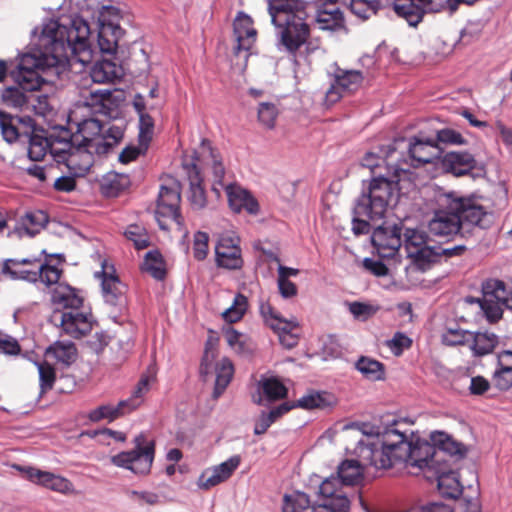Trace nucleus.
Wrapping results in <instances>:
<instances>
[{
  "label": "nucleus",
  "mask_w": 512,
  "mask_h": 512,
  "mask_svg": "<svg viewBox=\"0 0 512 512\" xmlns=\"http://www.w3.org/2000/svg\"><path fill=\"white\" fill-rule=\"evenodd\" d=\"M36 45L38 49L22 55L11 77L18 87H8L2 93L6 105L27 112L30 93L45 83L39 71L50 68L85 67L93 60L88 23L74 17L69 25L55 19L43 22Z\"/></svg>",
  "instance_id": "f257e3e1"
},
{
  "label": "nucleus",
  "mask_w": 512,
  "mask_h": 512,
  "mask_svg": "<svg viewBox=\"0 0 512 512\" xmlns=\"http://www.w3.org/2000/svg\"><path fill=\"white\" fill-rule=\"evenodd\" d=\"M312 0H269L268 11L272 23L281 28L280 44L289 53H295L309 37L310 29L306 23L307 5ZM326 2V0H322Z\"/></svg>",
  "instance_id": "f03ea898"
},
{
  "label": "nucleus",
  "mask_w": 512,
  "mask_h": 512,
  "mask_svg": "<svg viewBox=\"0 0 512 512\" xmlns=\"http://www.w3.org/2000/svg\"><path fill=\"white\" fill-rule=\"evenodd\" d=\"M389 147L390 150L384 157L387 161V169L392 175L390 178L379 175L371 180L368 192L359 197L354 208V213L358 217H367L372 221L381 219L396 194L398 173L405 171V168L392 159L396 151L395 144Z\"/></svg>",
  "instance_id": "7ed1b4c3"
},
{
  "label": "nucleus",
  "mask_w": 512,
  "mask_h": 512,
  "mask_svg": "<svg viewBox=\"0 0 512 512\" xmlns=\"http://www.w3.org/2000/svg\"><path fill=\"white\" fill-rule=\"evenodd\" d=\"M184 168L190 181L189 201L191 206L200 210L206 206V194L201 185V168L211 167L216 182L222 184L225 168L218 152L207 139H203L199 148L194 152L191 163L184 162Z\"/></svg>",
  "instance_id": "20e7f679"
},
{
  "label": "nucleus",
  "mask_w": 512,
  "mask_h": 512,
  "mask_svg": "<svg viewBox=\"0 0 512 512\" xmlns=\"http://www.w3.org/2000/svg\"><path fill=\"white\" fill-rule=\"evenodd\" d=\"M78 116L77 110H73L70 114V121L77 127L72 135L74 143L91 149L97 155H102L109 153L121 142L124 135L121 127L116 125L105 127L95 118L80 120Z\"/></svg>",
  "instance_id": "39448f33"
},
{
  "label": "nucleus",
  "mask_w": 512,
  "mask_h": 512,
  "mask_svg": "<svg viewBox=\"0 0 512 512\" xmlns=\"http://www.w3.org/2000/svg\"><path fill=\"white\" fill-rule=\"evenodd\" d=\"M407 445L402 443V433L396 429L361 442L359 456L362 461L376 469H389L400 463Z\"/></svg>",
  "instance_id": "423d86ee"
},
{
  "label": "nucleus",
  "mask_w": 512,
  "mask_h": 512,
  "mask_svg": "<svg viewBox=\"0 0 512 512\" xmlns=\"http://www.w3.org/2000/svg\"><path fill=\"white\" fill-rule=\"evenodd\" d=\"M484 202L482 196L475 194L458 196L451 192L443 195V204L457 213L462 229L467 230L475 227L487 229L493 224V213Z\"/></svg>",
  "instance_id": "0eeeda50"
},
{
  "label": "nucleus",
  "mask_w": 512,
  "mask_h": 512,
  "mask_svg": "<svg viewBox=\"0 0 512 512\" xmlns=\"http://www.w3.org/2000/svg\"><path fill=\"white\" fill-rule=\"evenodd\" d=\"M133 444L132 450L122 451L112 456L110 461L113 465L130 470L134 474L146 475L154 461L155 443L141 433L134 438Z\"/></svg>",
  "instance_id": "6e6552de"
},
{
  "label": "nucleus",
  "mask_w": 512,
  "mask_h": 512,
  "mask_svg": "<svg viewBox=\"0 0 512 512\" xmlns=\"http://www.w3.org/2000/svg\"><path fill=\"white\" fill-rule=\"evenodd\" d=\"M3 272L9 274L13 279H23L29 282L40 280L46 285H58L62 271L56 266L24 258L22 260H7L4 263Z\"/></svg>",
  "instance_id": "1a4fd4ad"
},
{
  "label": "nucleus",
  "mask_w": 512,
  "mask_h": 512,
  "mask_svg": "<svg viewBox=\"0 0 512 512\" xmlns=\"http://www.w3.org/2000/svg\"><path fill=\"white\" fill-rule=\"evenodd\" d=\"M180 200V190L176 182L170 186H161L155 211V217L161 229L168 230L172 224L182 226L183 219L179 212Z\"/></svg>",
  "instance_id": "9d476101"
},
{
  "label": "nucleus",
  "mask_w": 512,
  "mask_h": 512,
  "mask_svg": "<svg viewBox=\"0 0 512 512\" xmlns=\"http://www.w3.org/2000/svg\"><path fill=\"white\" fill-rule=\"evenodd\" d=\"M50 321L61 328L62 333L79 339L86 336L92 330V315L81 308H74L67 311L54 310Z\"/></svg>",
  "instance_id": "9b49d317"
},
{
  "label": "nucleus",
  "mask_w": 512,
  "mask_h": 512,
  "mask_svg": "<svg viewBox=\"0 0 512 512\" xmlns=\"http://www.w3.org/2000/svg\"><path fill=\"white\" fill-rule=\"evenodd\" d=\"M260 314L264 322L279 337L280 343L286 348H293L298 343L299 324L296 319L283 318L269 303H261Z\"/></svg>",
  "instance_id": "f8f14e48"
},
{
  "label": "nucleus",
  "mask_w": 512,
  "mask_h": 512,
  "mask_svg": "<svg viewBox=\"0 0 512 512\" xmlns=\"http://www.w3.org/2000/svg\"><path fill=\"white\" fill-rule=\"evenodd\" d=\"M119 97L110 89L84 88L80 91V99L74 110L89 109L94 114L111 116L116 108Z\"/></svg>",
  "instance_id": "ddd939ff"
},
{
  "label": "nucleus",
  "mask_w": 512,
  "mask_h": 512,
  "mask_svg": "<svg viewBox=\"0 0 512 512\" xmlns=\"http://www.w3.org/2000/svg\"><path fill=\"white\" fill-rule=\"evenodd\" d=\"M402 443L407 445V449H405V455L400 459V463L423 470L426 468L436 469L435 465L441 461L440 452L436 450L433 443L430 444L427 441L412 443L403 433Z\"/></svg>",
  "instance_id": "4468645a"
},
{
  "label": "nucleus",
  "mask_w": 512,
  "mask_h": 512,
  "mask_svg": "<svg viewBox=\"0 0 512 512\" xmlns=\"http://www.w3.org/2000/svg\"><path fill=\"white\" fill-rule=\"evenodd\" d=\"M339 481L326 478L319 486L320 502L311 507V512H349L350 500L339 487Z\"/></svg>",
  "instance_id": "2eb2a0df"
},
{
  "label": "nucleus",
  "mask_w": 512,
  "mask_h": 512,
  "mask_svg": "<svg viewBox=\"0 0 512 512\" xmlns=\"http://www.w3.org/2000/svg\"><path fill=\"white\" fill-rule=\"evenodd\" d=\"M483 297L479 300L481 309L490 323L498 321L505 306V285L496 279L487 280L483 286Z\"/></svg>",
  "instance_id": "dca6fc26"
},
{
  "label": "nucleus",
  "mask_w": 512,
  "mask_h": 512,
  "mask_svg": "<svg viewBox=\"0 0 512 512\" xmlns=\"http://www.w3.org/2000/svg\"><path fill=\"white\" fill-rule=\"evenodd\" d=\"M363 81V76L357 70H338L335 73L334 81L325 93L324 102L327 106L339 101L344 92H352L359 88Z\"/></svg>",
  "instance_id": "f3484780"
},
{
  "label": "nucleus",
  "mask_w": 512,
  "mask_h": 512,
  "mask_svg": "<svg viewBox=\"0 0 512 512\" xmlns=\"http://www.w3.org/2000/svg\"><path fill=\"white\" fill-rule=\"evenodd\" d=\"M95 276L101 279L102 293L107 303L113 306L125 304V285L115 274V269L112 265L103 262L101 272H96Z\"/></svg>",
  "instance_id": "a211bd4d"
},
{
  "label": "nucleus",
  "mask_w": 512,
  "mask_h": 512,
  "mask_svg": "<svg viewBox=\"0 0 512 512\" xmlns=\"http://www.w3.org/2000/svg\"><path fill=\"white\" fill-rule=\"evenodd\" d=\"M241 463L239 455H233L226 461L210 467L202 472L197 481V486L203 490H209L227 481Z\"/></svg>",
  "instance_id": "6ab92c4d"
},
{
  "label": "nucleus",
  "mask_w": 512,
  "mask_h": 512,
  "mask_svg": "<svg viewBox=\"0 0 512 512\" xmlns=\"http://www.w3.org/2000/svg\"><path fill=\"white\" fill-rule=\"evenodd\" d=\"M372 244L380 257H393L402 245L401 229L396 225L378 226L373 231Z\"/></svg>",
  "instance_id": "aec40b11"
},
{
  "label": "nucleus",
  "mask_w": 512,
  "mask_h": 512,
  "mask_svg": "<svg viewBox=\"0 0 512 512\" xmlns=\"http://www.w3.org/2000/svg\"><path fill=\"white\" fill-rule=\"evenodd\" d=\"M440 209L435 212L433 219L429 222V231L440 237L457 234L462 226L455 211L443 204V195L439 198Z\"/></svg>",
  "instance_id": "412c9836"
},
{
  "label": "nucleus",
  "mask_w": 512,
  "mask_h": 512,
  "mask_svg": "<svg viewBox=\"0 0 512 512\" xmlns=\"http://www.w3.org/2000/svg\"><path fill=\"white\" fill-rule=\"evenodd\" d=\"M215 253L217 264L221 267L238 269L242 266L243 261L237 237L222 236L215 247Z\"/></svg>",
  "instance_id": "4be33fe9"
},
{
  "label": "nucleus",
  "mask_w": 512,
  "mask_h": 512,
  "mask_svg": "<svg viewBox=\"0 0 512 512\" xmlns=\"http://www.w3.org/2000/svg\"><path fill=\"white\" fill-rule=\"evenodd\" d=\"M410 165L418 167L430 163L440 155V149L432 139L414 137L408 146Z\"/></svg>",
  "instance_id": "5701e85b"
},
{
  "label": "nucleus",
  "mask_w": 512,
  "mask_h": 512,
  "mask_svg": "<svg viewBox=\"0 0 512 512\" xmlns=\"http://www.w3.org/2000/svg\"><path fill=\"white\" fill-rule=\"evenodd\" d=\"M91 149L83 145L76 144L70 150L65 160L62 162L72 176H84L94 163V155Z\"/></svg>",
  "instance_id": "b1692460"
},
{
  "label": "nucleus",
  "mask_w": 512,
  "mask_h": 512,
  "mask_svg": "<svg viewBox=\"0 0 512 512\" xmlns=\"http://www.w3.org/2000/svg\"><path fill=\"white\" fill-rule=\"evenodd\" d=\"M234 34L237 41L235 53L249 51L254 45L257 31L253 27L252 18L244 12H239L234 20Z\"/></svg>",
  "instance_id": "393cba45"
},
{
  "label": "nucleus",
  "mask_w": 512,
  "mask_h": 512,
  "mask_svg": "<svg viewBox=\"0 0 512 512\" xmlns=\"http://www.w3.org/2000/svg\"><path fill=\"white\" fill-rule=\"evenodd\" d=\"M225 191L229 206L234 212L240 213L246 211L249 214L258 213V202L246 189L237 184H229L225 187Z\"/></svg>",
  "instance_id": "a878e982"
},
{
  "label": "nucleus",
  "mask_w": 512,
  "mask_h": 512,
  "mask_svg": "<svg viewBox=\"0 0 512 512\" xmlns=\"http://www.w3.org/2000/svg\"><path fill=\"white\" fill-rule=\"evenodd\" d=\"M445 172L455 176H462L469 173L476 167L474 156L468 152H448L441 160Z\"/></svg>",
  "instance_id": "bb28decb"
},
{
  "label": "nucleus",
  "mask_w": 512,
  "mask_h": 512,
  "mask_svg": "<svg viewBox=\"0 0 512 512\" xmlns=\"http://www.w3.org/2000/svg\"><path fill=\"white\" fill-rule=\"evenodd\" d=\"M28 477L31 481L43 485L53 491L66 495L74 493L73 484L62 476L31 468L28 471Z\"/></svg>",
  "instance_id": "cd10ccee"
},
{
  "label": "nucleus",
  "mask_w": 512,
  "mask_h": 512,
  "mask_svg": "<svg viewBox=\"0 0 512 512\" xmlns=\"http://www.w3.org/2000/svg\"><path fill=\"white\" fill-rule=\"evenodd\" d=\"M363 473L364 469L358 461L345 460L338 466L337 475H332L329 478L337 479L340 489L348 496L349 487L360 483Z\"/></svg>",
  "instance_id": "c85d7f7f"
},
{
  "label": "nucleus",
  "mask_w": 512,
  "mask_h": 512,
  "mask_svg": "<svg viewBox=\"0 0 512 512\" xmlns=\"http://www.w3.org/2000/svg\"><path fill=\"white\" fill-rule=\"evenodd\" d=\"M52 303L55 310L67 311L74 308H82L83 298L71 286L59 283L52 291Z\"/></svg>",
  "instance_id": "c756f323"
},
{
  "label": "nucleus",
  "mask_w": 512,
  "mask_h": 512,
  "mask_svg": "<svg viewBox=\"0 0 512 512\" xmlns=\"http://www.w3.org/2000/svg\"><path fill=\"white\" fill-rule=\"evenodd\" d=\"M395 13L404 18L409 25L416 26L426 11H438V7H428L413 0H395L393 3Z\"/></svg>",
  "instance_id": "7c9ffc66"
},
{
  "label": "nucleus",
  "mask_w": 512,
  "mask_h": 512,
  "mask_svg": "<svg viewBox=\"0 0 512 512\" xmlns=\"http://www.w3.org/2000/svg\"><path fill=\"white\" fill-rule=\"evenodd\" d=\"M287 395V388L274 377L262 378L257 384V394L253 395V401L261 405L263 400L275 401Z\"/></svg>",
  "instance_id": "2f4dec72"
},
{
  "label": "nucleus",
  "mask_w": 512,
  "mask_h": 512,
  "mask_svg": "<svg viewBox=\"0 0 512 512\" xmlns=\"http://www.w3.org/2000/svg\"><path fill=\"white\" fill-rule=\"evenodd\" d=\"M133 107L139 114V142L144 148H147L154 134V120L145 112L146 103L142 95L136 94L133 99Z\"/></svg>",
  "instance_id": "473e14b6"
},
{
  "label": "nucleus",
  "mask_w": 512,
  "mask_h": 512,
  "mask_svg": "<svg viewBox=\"0 0 512 512\" xmlns=\"http://www.w3.org/2000/svg\"><path fill=\"white\" fill-rule=\"evenodd\" d=\"M47 221V215L42 211L28 212L19 219L14 233L19 237H32L41 231Z\"/></svg>",
  "instance_id": "72a5a7b5"
},
{
  "label": "nucleus",
  "mask_w": 512,
  "mask_h": 512,
  "mask_svg": "<svg viewBox=\"0 0 512 512\" xmlns=\"http://www.w3.org/2000/svg\"><path fill=\"white\" fill-rule=\"evenodd\" d=\"M90 76L94 83H111L122 76V67L104 59L93 65Z\"/></svg>",
  "instance_id": "f704fd0d"
},
{
  "label": "nucleus",
  "mask_w": 512,
  "mask_h": 512,
  "mask_svg": "<svg viewBox=\"0 0 512 512\" xmlns=\"http://www.w3.org/2000/svg\"><path fill=\"white\" fill-rule=\"evenodd\" d=\"M431 441L436 450L438 449L451 456L463 457L467 452L466 447L461 442L456 441L445 432L435 431L431 433Z\"/></svg>",
  "instance_id": "c9c22d12"
},
{
  "label": "nucleus",
  "mask_w": 512,
  "mask_h": 512,
  "mask_svg": "<svg viewBox=\"0 0 512 512\" xmlns=\"http://www.w3.org/2000/svg\"><path fill=\"white\" fill-rule=\"evenodd\" d=\"M354 367L367 380L380 381L385 378L384 364L371 357L361 356Z\"/></svg>",
  "instance_id": "e433bc0d"
},
{
  "label": "nucleus",
  "mask_w": 512,
  "mask_h": 512,
  "mask_svg": "<svg viewBox=\"0 0 512 512\" xmlns=\"http://www.w3.org/2000/svg\"><path fill=\"white\" fill-rule=\"evenodd\" d=\"M439 492L448 498H457L462 493V485L455 472L436 470Z\"/></svg>",
  "instance_id": "4c0bfd02"
},
{
  "label": "nucleus",
  "mask_w": 512,
  "mask_h": 512,
  "mask_svg": "<svg viewBox=\"0 0 512 512\" xmlns=\"http://www.w3.org/2000/svg\"><path fill=\"white\" fill-rule=\"evenodd\" d=\"M27 112H33L44 118L52 116L54 113L52 98L48 94L42 93L41 88L31 92Z\"/></svg>",
  "instance_id": "58836bf2"
},
{
  "label": "nucleus",
  "mask_w": 512,
  "mask_h": 512,
  "mask_svg": "<svg viewBox=\"0 0 512 512\" xmlns=\"http://www.w3.org/2000/svg\"><path fill=\"white\" fill-rule=\"evenodd\" d=\"M46 355L54 357L60 363L70 365L76 361L77 349L70 341H56L46 349Z\"/></svg>",
  "instance_id": "ea45409f"
},
{
  "label": "nucleus",
  "mask_w": 512,
  "mask_h": 512,
  "mask_svg": "<svg viewBox=\"0 0 512 512\" xmlns=\"http://www.w3.org/2000/svg\"><path fill=\"white\" fill-rule=\"evenodd\" d=\"M335 399L333 395L327 392H311L295 402L296 407H300L303 409H315V408H326L333 405Z\"/></svg>",
  "instance_id": "a19ab883"
},
{
  "label": "nucleus",
  "mask_w": 512,
  "mask_h": 512,
  "mask_svg": "<svg viewBox=\"0 0 512 512\" xmlns=\"http://www.w3.org/2000/svg\"><path fill=\"white\" fill-rule=\"evenodd\" d=\"M223 335L229 347L236 353L244 354L252 351V341L246 334H243L232 327H227L226 329H223Z\"/></svg>",
  "instance_id": "79ce46f5"
},
{
  "label": "nucleus",
  "mask_w": 512,
  "mask_h": 512,
  "mask_svg": "<svg viewBox=\"0 0 512 512\" xmlns=\"http://www.w3.org/2000/svg\"><path fill=\"white\" fill-rule=\"evenodd\" d=\"M123 34L121 28L103 26L98 31V44L102 52L113 53L116 51L118 42Z\"/></svg>",
  "instance_id": "37998d69"
},
{
  "label": "nucleus",
  "mask_w": 512,
  "mask_h": 512,
  "mask_svg": "<svg viewBox=\"0 0 512 512\" xmlns=\"http://www.w3.org/2000/svg\"><path fill=\"white\" fill-rule=\"evenodd\" d=\"M393 144H395V147H396V151L393 153V160L394 161H398V163H401L403 165L404 162H406V160H401L400 159V155L401 153L398 152V149L404 144V139H396L394 140L392 143H390L389 145H387L386 147H382L380 149V153L381 155L380 156H377L376 154L372 153V152H368L363 160H362V165L369 168L371 171L374 170V168H377L380 166V163H379V160L382 159L383 162H385V164L387 165V161L385 160V154L387 152H389L390 150V147L389 146H392Z\"/></svg>",
  "instance_id": "c03bdc74"
},
{
  "label": "nucleus",
  "mask_w": 512,
  "mask_h": 512,
  "mask_svg": "<svg viewBox=\"0 0 512 512\" xmlns=\"http://www.w3.org/2000/svg\"><path fill=\"white\" fill-rule=\"evenodd\" d=\"M497 343L498 337L494 333L478 332L473 333L469 344L475 355L482 356L492 352Z\"/></svg>",
  "instance_id": "a18cd8bd"
},
{
  "label": "nucleus",
  "mask_w": 512,
  "mask_h": 512,
  "mask_svg": "<svg viewBox=\"0 0 512 512\" xmlns=\"http://www.w3.org/2000/svg\"><path fill=\"white\" fill-rule=\"evenodd\" d=\"M233 372L234 368L232 362L229 359L223 358L218 363L216 368L215 387L213 391L214 398H218L227 388L232 379Z\"/></svg>",
  "instance_id": "49530a36"
},
{
  "label": "nucleus",
  "mask_w": 512,
  "mask_h": 512,
  "mask_svg": "<svg viewBox=\"0 0 512 512\" xmlns=\"http://www.w3.org/2000/svg\"><path fill=\"white\" fill-rule=\"evenodd\" d=\"M403 236L409 255H415L420 252L428 239L427 234L423 230L416 228H407Z\"/></svg>",
  "instance_id": "de8ad7c7"
},
{
  "label": "nucleus",
  "mask_w": 512,
  "mask_h": 512,
  "mask_svg": "<svg viewBox=\"0 0 512 512\" xmlns=\"http://www.w3.org/2000/svg\"><path fill=\"white\" fill-rule=\"evenodd\" d=\"M50 148V138L44 137L38 133L29 136L28 156L33 161H41L46 156Z\"/></svg>",
  "instance_id": "09e8293b"
},
{
  "label": "nucleus",
  "mask_w": 512,
  "mask_h": 512,
  "mask_svg": "<svg viewBox=\"0 0 512 512\" xmlns=\"http://www.w3.org/2000/svg\"><path fill=\"white\" fill-rule=\"evenodd\" d=\"M142 270L157 280H163L166 271L161 254L157 251L148 252L142 264Z\"/></svg>",
  "instance_id": "8fccbe9b"
},
{
  "label": "nucleus",
  "mask_w": 512,
  "mask_h": 512,
  "mask_svg": "<svg viewBox=\"0 0 512 512\" xmlns=\"http://www.w3.org/2000/svg\"><path fill=\"white\" fill-rule=\"evenodd\" d=\"M247 308V297L243 294H237L232 305L222 313V317L228 323L238 322L243 318Z\"/></svg>",
  "instance_id": "3c124183"
},
{
  "label": "nucleus",
  "mask_w": 512,
  "mask_h": 512,
  "mask_svg": "<svg viewBox=\"0 0 512 512\" xmlns=\"http://www.w3.org/2000/svg\"><path fill=\"white\" fill-rule=\"evenodd\" d=\"M310 508L308 495L302 492H294L284 496L283 512H304Z\"/></svg>",
  "instance_id": "603ef678"
},
{
  "label": "nucleus",
  "mask_w": 512,
  "mask_h": 512,
  "mask_svg": "<svg viewBox=\"0 0 512 512\" xmlns=\"http://www.w3.org/2000/svg\"><path fill=\"white\" fill-rule=\"evenodd\" d=\"M279 114L277 105L273 102H261L259 103L257 116L259 123L267 128L273 129L275 127L276 119Z\"/></svg>",
  "instance_id": "864d4df0"
},
{
  "label": "nucleus",
  "mask_w": 512,
  "mask_h": 512,
  "mask_svg": "<svg viewBox=\"0 0 512 512\" xmlns=\"http://www.w3.org/2000/svg\"><path fill=\"white\" fill-rule=\"evenodd\" d=\"M39 373V385L41 393H46L53 388L56 380L55 368L48 362H36L35 363Z\"/></svg>",
  "instance_id": "5fc2aeb1"
},
{
  "label": "nucleus",
  "mask_w": 512,
  "mask_h": 512,
  "mask_svg": "<svg viewBox=\"0 0 512 512\" xmlns=\"http://www.w3.org/2000/svg\"><path fill=\"white\" fill-rule=\"evenodd\" d=\"M380 307L378 305L360 301L348 303V310L356 320L366 321L373 317Z\"/></svg>",
  "instance_id": "6e6d98bb"
},
{
  "label": "nucleus",
  "mask_w": 512,
  "mask_h": 512,
  "mask_svg": "<svg viewBox=\"0 0 512 512\" xmlns=\"http://www.w3.org/2000/svg\"><path fill=\"white\" fill-rule=\"evenodd\" d=\"M15 120L16 118L0 110L1 133L3 138L9 143L15 142L21 134L20 130L15 126Z\"/></svg>",
  "instance_id": "4d7b16f0"
},
{
  "label": "nucleus",
  "mask_w": 512,
  "mask_h": 512,
  "mask_svg": "<svg viewBox=\"0 0 512 512\" xmlns=\"http://www.w3.org/2000/svg\"><path fill=\"white\" fill-rule=\"evenodd\" d=\"M472 338L473 333L463 329H447L442 334V342L447 346L468 344Z\"/></svg>",
  "instance_id": "13d9d810"
},
{
  "label": "nucleus",
  "mask_w": 512,
  "mask_h": 512,
  "mask_svg": "<svg viewBox=\"0 0 512 512\" xmlns=\"http://www.w3.org/2000/svg\"><path fill=\"white\" fill-rule=\"evenodd\" d=\"M75 145L76 143H74L72 139L70 141H67L60 140L58 138H50L49 152L52 155L53 159L57 163L61 164L65 160L70 150L74 148Z\"/></svg>",
  "instance_id": "bf43d9fd"
},
{
  "label": "nucleus",
  "mask_w": 512,
  "mask_h": 512,
  "mask_svg": "<svg viewBox=\"0 0 512 512\" xmlns=\"http://www.w3.org/2000/svg\"><path fill=\"white\" fill-rule=\"evenodd\" d=\"M121 12L114 6H102L98 13L99 28L103 26H112L113 28H121L119 21Z\"/></svg>",
  "instance_id": "052dcab7"
},
{
  "label": "nucleus",
  "mask_w": 512,
  "mask_h": 512,
  "mask_svg": "<svg viewBox=\"0 0 512 512\" xmlns=\"http://www.w3.org/2000/svg\"><path fill=\"white\" fill-rule=\"evenodd\" d=\"M128 240L134 243L136 249H144L149 245V236L146 230L139 225H130L125 231Z\"/></svg>",
  "instance_id": "680f3d73"
},
{
  "label": "nucleus",
  "mask_w": 512,
  "mask_h": 512,
  "mask_svg": "<svg viewBox=\"0 0 512 512\" xmlns=\"http://www.w3.org/2000/svg\"><path fill=\"white\" fill-rule=\"evenodd\" d=\"M88 418L92 422H99L101 420H108L111 422L118 418V414L115 405L107 404L91 410L88 414Z\"/></svg>",
  "instance_id": "e2e57ef3"
},
{
  "label": "nucleus",
  "mask_w": 512,
  "mask_h": 512,
  "mask_svg": "<svg viewBox=\"0 0 512 512\" xmlns=\"http://www.w3.org/2000/svg\"><path fill=\"white\" fill-rule=\"evenodd\" d=\"M128 183L126 176L116 173L109 174L103 181V189L108 195H117L118 192L124 188Z\"/></svg>",
  "instance_id": "0e129e2a"
},
{
  "label": "nucleus",
  "mask_w": 512,
  "mask_h": 512,
  "mask_svg": "<svg viewBox=\"0 0 512 512\" xmlns=\"http://www.w3.org/2000/svg\"><path fill=\"white\" fill-rule=\"evenodd\" d=\"M412 344L411 339L401 332L394 334L392 339L386 342L387 347L395 356H400L405 349H408Z\"/></svg>",
  "instance_id": "69168bd1"
},
{
  "label": "nucleus",
  "mask_w": 512,
  "mask_h": 512,
  "mask_svg": "<svg viewBox=\"0 0 512 512\" xmlns=\"http://www.w3.org/2000/svg\"><path fill=\"white\" fill-rule=\"evenodd\" d=\"M208 234L198 231L194 235L193 255L197 260H204L208 254Z\"/></svg>",
  "instance_id": "338daca9"
},
{
  "label": "nucleus",
  "mask_w": 512,
  "mask_h": 512,
  "mask_svg": "<svg viewBox=\"0 0 512 512\" xmlns=\"http://www.w3.org/2000/svg\"><path fill=\"white\" fill-rule=\"evenodd\" d=\"M493 384L499 390H508L512 387V368H497L493 374Z\"/></svg>",
  "instance_id": "774afa93"
}]
</instances>
